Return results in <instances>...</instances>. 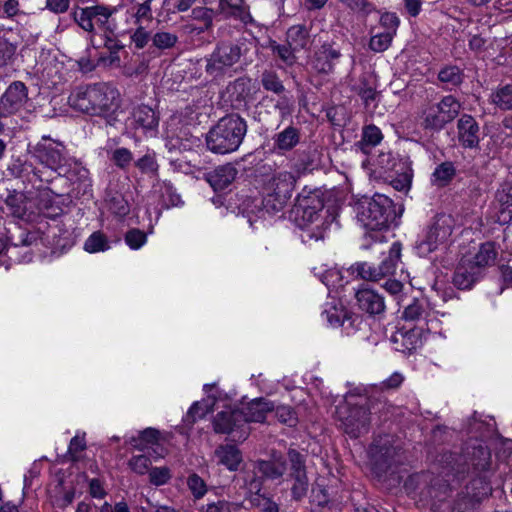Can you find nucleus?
I'll use <instances>...</instances> for the list:
<instances>
[{"instance_id": "nucleus-23", "label": "nucleus", "mask_w": 512, "mask_h": 512, "mask_svg": "<svg viewBox=\"0 0 512 512\" xmlns=\"http://www.w3.org/2000/svg\"><path fill=\"white\" fill-rule=\"evenodd\" d=\"M32 197V190L26 191L25 193H13L7 196L5 203L13 216L25 219L31 214H34L30 199Z\"/></svg>"}, {"instance_id": "nucleus-41", "label": "nucleus", "mask_w": 512, "mask_h": 512, "mask_svg": "<svg viewBox=\"0 0 512 512\" xmlns=\"http://www.w3.org/2000/svg\"><path fill=\"white\" fill-rule=\"evenodd\" d=\"M84 249L89 253H96L109 249L106 236L101 232H94L85 241Z\"/></svg>"}, {"instance_id": "nucleus-60", "label": "nucleus", "mask_w": 512, "mask_h": 512, "mask_svg": "<svg viewBox=\"0 0 512 512\" xmlns=\"http://www.w3.org/2000/svg\"><path fill=\"white\" fill-rule=\"evenodd\" d=\"M227 90L232 95L236 94V100L241 101L245 99V96L248 94L247 81L244 79H237L227 87Z\"/></svg>"}, {"instance_id": "nucleus-22", "label": "nucleus", "mask_w": 512, "mask_h": 512, "mask_svg": "<svg viewBox=\"0 0 512 512\" xmlns=\"http://www.w3.org/2000/svg\"><path fill=\"white\" fill-rule=\"evenodd\" d=\"M273 409L274 405L270 401L261 398L242 406L239 412H241V418L245 420L246 425L249 426L251 422H264L267 413L272 412Z\"/></svg>"}, {"instance_id": "nucleus-20", "label": "nucleus", "mask_w": 512, "mask_h": 512, "mask_svg": "<svg viewBox=\"0 0 512 512\" xmlns=\"http://www.w3.org/2000/svg\"><path fill=\"white\" fill-rule=\"evenodd\" d=\"M255 468L264 479L277 480L286 472L287 463L282 454L273 452L270 459L255 461Z\"/></svg>"}, {"instance_id": "nucleus-11", "label": "nucleus", "mask_w": 512, "mask_h": 512, "mask_svg": "<svg viewBox=\"0 0 512 512\" xmlns=\"http://www.w3.org/2000/svg\"><path fill=\"white\" fill-rule=\"evenodd\" d=\"M455 225L454 218L451 215H437L422 240H420L416 249L418 253L425 256L437 249L440 244L445 243L451 236Z\"/></svg>"}, {"instance_id": "nucleus-48", "label": "nucleus", "mask_w": 512, "mask_h": 512, "mask_svg": "<svg viewBox=\"0 0 512 512\" xmlns=\"http://www.w3.org/2000/svg\"><path fill=\"white\" fill-rule=\"evenodd\" d=\"M109 210L119 216L124 217L130 212L128 201L120 194L112 196L108 201Z\"/></svg>"}, {"instance_id": "nucleus-21", "label": "nucleus", "mask_w": 512, "mask_h": 512, "mask_svg": "<svg viewBox=\"0 0 512 512\" xmlns=\"http://www.w3.org/2000/svg\"><path fill=\"white\" fill-rule=\"evenodd\" d=\"M458 139L460 144L465 148L478 147L479 125L470 115H463L457 123Z\"/></svg>"}, {"instance_id": "nucleus-12", "label": "nucleus", "mask_w": 512, "mask_h": 512, "mask_svg": "<svg viewBox=\"0 0 512 512\" xmlns=\"http://www.w3.org/2000/svg\"><path fill=\"white\" fill-rule=\"evenodd\" d=\"M241 417L239 409L218 412L213 420L214 431L230 435L233 441H244L250 434V428Z\"/></svg>"}, {"instance_id": "nucleus-32", "label": "nucleus", "mask_w": 512, "mask_h": 512, "mask_svg": "<svg viewBox=\"0 0 512 512\" xmlns=\"http://www.w3.org/2000/svg\"><path fill=\"white\" fill-rule=\"evenodd\" d=\"M511 187L506 185L496 194L498 221L501 224H509L512 221Z\"/></svg>"}, {"instance_id": "nucleus-27", "label": "nucleus", "mask_w": 512, "mask_h": 512, "mask_svg": "<svg viewBox=\"0 0 512 512\" xmlns=\"http://www.w3.org/2000/svg\"><path fill=\"white\" fill-rule=\"evenodd\" d=\"M482 276L463 257L459 262L453 277V283L459 289H469Z\"/></svg>"}, {"instance_id": "nucleus-3", "label": "nucleus", "mask_w": 512, "mask_h": 512, "mask_svg": "<svg viewBox=\"0 0 512 512\" xmlns=\"http://www.w3.org/2000/svg\"><path fill=\"white\" fill-rule=\"evenodd\" d=\"M247 133V123L238 114H229L217 122L206 136L207 148L216 154L236 151Z\"/></svg>"}, {"instance_id": "nucleus-62", "label": "nucleus", "mask_w": 512, "mask_h": 512, "mask_svg": "<svg viewBox=\"0 0 512 512\" xmlns=\"http://www.w3.org/2000/svg\"><path fill=\"white\" fill-rule=\"evenodd\" d=\"M86 442L84 436H74L69 444L68 452L71 455L72 460H77L78 453L85 450Z\"/></svg>"}, {"instance_id": "nucleus-15", "label": "nucleus", "mask_w": 512, "mask_h": 512, "mask_svg": "<svg viewBox=\"0 0 512 512\" xmlns=\"http://www.w3.org/2000/svg\"><path fill=\"white\" fill-rule=\"evenodd\" d=\"M28 100L27 87L21 81L12 82L0 98L4 116L19 112Z\"/></svg>"}, {"instance_id": "nucleus-54", "label": "nucleus", "mask_w": 512, "mask_h": 512, "mask_svg": "<svg viewBox=\"0 0 512 512\" xmlns=\"http://www.w3.org/2000/svg\"><path fill=\"white\" fill-rule=\"evenodd\" d=\"M277 419L290 427L297 424V416L294 410L289 406H278L275 411Z\"/></svg>"}, {"instance_id": "nucleus-7", "label": "nucleus", "mask_w": 512, "mask_h": 512, "mask_svg": "<svg viewBox=\"0 0 512 512\" xmlns=\"http://www.w3.org/2000/svg\"><path fill=\"white\" fill-rule=\"evenodd\" d=\"M256 47L257 39L253 36H242L235 41H220L205 59V71L213 77L220 76L241 58H246Z\"/></svg>"}, {"instance_id": "nucleus-50", "label": "nucleus", "mask_w": 512, "mask_h": 512, "mask_svg": "<svg viewBox=\"0 0 512 512\" xmlns=\"http://www.w3.org/2000/svg\"><path fill=\"white\" fill-rule=\"evenodd\" d=\"M493 102L502 109H509L512 101V88L505 85L496 90L491 96Z\"/></svg>"}, {"instance_id": "nucleus-57", "label": "nucleus", "mask_w": 512, "mask_h": 512, "mask_svg": "<svg viewBox=\"0 0 512 512\" xmlns=\"http://www.w3.org/2000/svg\"><path fill=\"white\" fill-rule=\"evenodd\" d=\"M151 465L150 458L146 455L133 456L129 460L130 468L137 474L143 475L149 471Z\"/></svg>"}, {"instance_id": "nucleus-29", "label": "nucleus", "mask_w": 512, "mask_h": 512, "mask_svg": "<svg viewBox=\"0 0 512 512\" xmlns=\"http://www.w3.org/2000/svg\"><path fill=\"white\" fill-rule=\"evenodd\" d=\"M132 124L136 129L154 130L158 126V118L154 110L146 105H140L133 109Z\"/></svg>"}, {"instance_id": "nucleus-31", "label": "nucleus", "mask_w": 512, "mask_h": 512, "mask_svg": "<svg viewBox=\"0 0 512 512\" xmlns=\"http://www.w3.org/2000/svg\"><path fill=\"white\" fill-rule=\"evenodd\" d=\"M286 38L294 50L306 49L310 43V30L304 24L293 25L287 30Z\"/></svg>"}, {"instance_id": "nucleus-44", "label": "nucleus", "mask_w": 512, "mask_h": 512, "mask_svg": "<svg viewBox=\"0 0 512 512\" xmlns=\"http://www.w3.org/2000/svg\"><path fill=\"white\" fill-rule=\"evenodd\" d=\"M178 36L175 33L159 31L152 37V44L160 50L170 49L175 46Z\"/></svg>"}, {"instance_id": "nucleus-58", "label": "nucleus", "mask_w": 512, "mask_h": 512, "mask_svg": "<svg viewBox=\"0 0 512 512\" xmlns=\"http://www.w3.org/2000/svg\"><path fill=\"white\" fill-rule=\"evenodd\" d=\"M111 159L116 166L124 169L131 163L133 156L131 151L127 148H118L113 152Z\"/></svg>"}, {"instance_id": "nucleus-8", "label": "nucleus", "mask_w": 512, "mask_h": 512, "mask_svg": "<svg viewBox=\"0 0 512 512\" xmlns=\"http://www.w3.org/2000/svg\"><path fill=\"white\" fill-rule=\"evenodd\" d=\"M295 183L296 178L291 172L274 174L264 186L263 209L270 214L281 211L291 198Z\"/></svg>"}, {"instance_id": "nucleus-35", "label": "nucleus", "mask_w": 512, "mask_h": 512, "mask_svg": "<svg viewBox=\"0 0 512 512\" xmlns=\"http://www.w3.org/2000/svg\"><path fill=\"white\" fill-rule=\"evenodd\" d=\"M491 491L488 482L483 477H476L466 486V497L470 502H479Z\"/></svg>"}, {"instance_id": "nucleus-52", "label": "nucleus", "mask_w": 512, "mask_h": 512, "mask_svg": "<svg viewBox=\"0 0 512 512\" xmlns=\"http://www.w3.org/2000/svg\"><path fill=\"white\" fill-rule=\"evenodd\" d=\"M142 173L148 175H156L158 171V164L155 157L151 154H146L135 163Z\"/></svg>"}, {"instance_id": "nucleus-13", "label": "nucleus", "mask_w": 512, "mask_h": 512, "mask_svg": "<svg viewBox=\"0 0 512 512\" xmlns=\"http://www.w3.org/2000/svg\"><path fill=\"white\" fill-rule=\"evenodd\" d=\"M64 146L46 136L33 147L29 148V152L41 164L57 171L65 164Z\"/></svg>"}, {"instance_id": "nucleus-61", "label": "nucleus", "mask_w": 512, "mask_h": 512, "mask_svg": "<svg viewBox=\"0 0 512 512\" xmlns=\"http://www.w3.org/2000/svg\"><path fill=\"white\" fill-rule=\"evenodd\" d=\"M226 4L230 8V10H231L230 12L226 11L225 6H224L225 4L223 3V0H221L220 8L224 13H226L227 16H232V17L237 18L245 23L248 21V19L251 18L249 13L244 8L239 7V6H230L228 3H226Z\"/></svg>"}, {"instance_id": "nucleus-36", "label": "nucleus", "mask_w": 512, "mask_h": 512, "mask_svg": "<svg viewBox=\"0 0 512 512\" xmlns=\"http://www.w3.org/2000/svg\"><path fill=\"white\" fill-rule=\"evenodd\" d=\"M261 84L267 91L275 94H282L285 87L276 72L272 70H265L261 75Z\"/></svg>"}, {"instance_id": "nucleus-47", "label": "nucleus", "mask_w": 512, "mask_h": 512, "mask_svg": "<svg viewBox=\"0 0 512 512\" xmlns=\"http://www.w3.org/2000/svg\"><path fill=\"white\" fill-rule=\"evenodd\" d=\"M211 411L210 406L204 402H195L188 410L184 421L187 424H194L198 419H202Z\"/></svg>"}, {"instance_id": "nucleus-45", "label": "nucleus", "mask_w": 512, "mask_h": 512, "mask_svg": "<svg viewBox=\"0 0 512 512\" xmlns=\"http://www.w3.org/2000/svg\"><path fill=\"white\" fill-rule=\"evenodd\" d=\"M187 486L195 499H201L207 493L205 481L196 473H192L187 478Z\"/></svg>"}, {"instance_id": "nucleus-9", "label": "nucleus", "mask_w": 512, "mask_h": 512, "mask_svg": "<svg viewBox=\"0 0 512 512\" xmlns=\"http://www.w3.org/2000/svg\"><path fill=\"white\" fill-rule=\"evenodd\" d=\"M460 110L461 104L455 97L445 96L440 102L429 104L422 110V125L425 129L441 130L458 116Z\"/></svg>"}, {"instance_id": "nucleus-6", "label": "nucleus", "mask_w": 512, "mask_h": 512, "mask_svg": "<svg viewBox=\"0 0 512 512\" xmlns=\"http://www.w3.org/2000/svg\"><path fill=\"white\" fill-rule=\"evenodd\" d=\"M384 405L374 398H367L356 403L347 401L337 407V421L346 434L351 438H358L369 432L370 415L380 412L379 406Z\"/></svg>"}, {"instance_id": "nucleus-42", "label": "nucleus", "mask_w": 512, "mask_h": 512, "mask_svg": "<svg viewBox=\"0 0 512 512\" xmlns=\"http://www.w3.org/2000/svg\"><path fill=\"white\" fill-rule=\"evenodd\" d=\"M426 314V305L422 300L414 299L407 305L402 313V318L406 321H418Z\"/></svg>"}, {"instance_id": "nucleus-51", "label": "nucleus", "mask_w": 512, "mask_h": 512, "mask_svg": "<svg viewBox=\"0 0 512 512\" xmlns=\"http://www.w3.org/2000/svg\"><path fill=\"white\" fill-rule=\"evenodd\" d=\"M158 438V430L153 428H147L140 433L139 439H133L131 443L136 449L144 450L145 445H143L142 442H145L147 444H153L158 441Z\"/></svg>"}, {"instance_id": "nucleus-63", "label": "nucleus", "mask_w": 512, "mask_h": 512, "mask_svg": "<svg viewBox=\"0 0 512 512\" xmlns=\"http://www.w3.org/2000/svg\"><path fill=\"white\" fill-rule=\"evenodd\" d=\"M346 4L354 11L369 14L374 10V6L367 0H347Z\"/></svg>"}, {"instance_id": "nucleus-19", "label": "nucleus", "mask_w": 512, "mask_h": 512, "mask_svg": "<svg viewBox=\"0 0 512 512\" xmlns=\"http://www.w3.org/2000/svg\"><path fill=\"white\" fill-rule=\"evenodd\" d=\"M340 57L341 53L338 49H335L329 43H324L319 50L315 52L311 65L313 70L318 74L328 75L334 71L335 62Z\"/></svg>"}, {"instance_id": "nucleus-43", "label": "nucleus", "mask_w": 512, "mask_h": 512, "mask_svg": "<svg viewBox=\"0 0 512 512\" xmlns=\"http://www.w3.org/2000/svg\"><path fill=\"white\" fill-rule=\"evenodd\" d=\"M271 49L273 54H275L283 63L287 66H292L296 62L294 48L291 47L288 43L286 45L273 43L271 45Z\"/></svg>"}, {"instance_id": "nucleus-40", "label": "nucleus", "mask_w": 512, "mask_h": 512, "mask_svg": "<svg viewBox=\"0 0 512 512\" xmlns=\"http://www.w3.org/2000/svg\"><path fill=\"white\" fill-rule=\"evenodd\" d=\"M202 512H243L241 503L218 500L202 507Z\"/></svg>"}, {"instance_id": "nucleus-4", "label": "nucleus", "mask_w": 512, "mask_h": 512, "mask_svg": "<svg viewBox=\"0 0 512 512\" xmlns=\"http://www.w3.org/2000/svg\"><path fill=\"white\" fill-rule=\"evenodd\" d=\"M119 96L116 88L99 83L78 90L69 97V103L74 109L83 113L104 115L118 108Z\"/></svg>"}, {"instance_id": "nucleus-55", "label": "nucleus", "mask_w": 512, "mask_h": 512, "mask_svg": "<svg viewBox=\"0 0 512 512\" xmlns=\"http://www.w3.org/2000/svg\"><path fill=\"white\" fill-rule=\"evenodd\" d=\"M170 478V470L167 467H156L149 471V480L155 486L166 484Z\"/></svg>"}, {"instance_id": "nucleus-26", "label": "nucleus", "mask_w": 512, "mask_h": 512, "mask_svg": "<svg viewBox=\"0 0 512 512\" xmlns=\"http://www.w3.org/2000/svg\"><path fill=\"white\" fill-rule=\"evenodd\" d=\"M237 173L232 164L221 165L208 173L207 181L214 190H223L235 180Z\"/></svg>"}, {"instance_id": "nucleus-28", "label": "nucleus", "mask_w": 512, "mask_h": 512, "mask_svg": "<svg viewBox=\"0 0 512 512\" xmlns=\"http://www.w3.org/2000/svg\"><path fill=\"white\" fill-rule=\"evenodd\" d=\"M214 456L218 464L225 466L230 471L237 470L242 462L241 451L230 444L218 446L214 451Z\"/></svg>"}, {"instance_id": "nucleus-25", "label": "nucleus", "mask_w": 512, "mask_h": 512, "mask_svg": "<svg viewBox=\"0 0 512 512\" xmlns=\"http://www.w3.org/2000/svg\"><path fill=\"white\" fill-rule=\"evenodd\" d=\"M497 257V252L492 243H484L480 246L479 250L473 256H464L465 260L470 262L471 266L481 275L487 267L494 264Z\"/></svg>"}, {"instance_id": "nucleus-38", "label": "nucleus", "mask_w": 512, "mask_h": 512, "mask_svg": "<svg viewBox=\"0 0 512 512\" xmlns=\"http://www.w3.org/2000/svg\"><path fill=\"white\" fill-rule=\"evenodd\" d=\"M247 499L252 507L258 508L261 512H279L278 504L261 493L248 495Z\"/></svg>"}, {"instance_id": "nucleus-14", "label": "nucleus", "mask_w": 512, "mask_h": 512, "mask_svg": "<svg viewBox=\"0 0 512 512\" xmlns=\"http://www.w3.org/2000/svg\"><path fill=\"white\" fill-rule=\"evenodd\" d=\"M215 11L206 6H196L192 8L190 21L182 26L185 34L195 37L201 34L211 32L214 27Z\"/></svg>"}, {"instance_id": "nucleus-10", "label": "nucleus", "mask_w": 512, "mask_h": 512, "mask_svg": "<svg viewBox=\"0 0 512 512\" xmlns=\"http://www.w3.org/2000/svg\"><path fill=\"white\" fill-rule=\"evenodd\" d=\"M402 245L400 242H394L388 252V255L378 266L367 262L356 263L351 266L352 273L367 281H379L382 278L393 275L396 271L401 258Z\"/></svg>"}, {"instance_id": "nucleus-46", "label": "nucleus", "mask_w": 512, "mask_h": 512, "mask_svg": "<svg viewBox=\"0 0 512 512\" xmlns=\"http://www.w3.org/2000/svg\"><path fill=\"white\" fill-rule=\"evenodd\" d=\"M394 33L392 31H385L374 35L370 39L369 47L374 52H383L387 50L392 42Z\"/></svg>"}, {"instance_id": "nucleus-53", "label": "nucleus", "mask_w": 512, "mask_h": 512, "mask_svg": "<svg viewBox=\"0 0 512 512\" xmlns=\"http://www.w3.org/2000/svg\"><path fill=\"white\" fill-rule=\"evenodd\" d=\"M17 46L0 37V66L7 65L15 55Z\"/></svg>"}, {"instance_id": "nucleus-5", "label": "nucleus", "mask_w": 512, "mask_h": 512, "mask_svg": "<svg viewBox=\"0 0 512 512\" xmlns=\"http://www.w3.org/2000/svg\"><path fill=\"white\" fill-rule=\"evenodd\" d=\"M354 211L358 222L371 231L387 229L396 218L393 201L379 193L359 199L355 203Z\"/></svg>"}, {"instance_id": "nucleus-37", "label": "nucleus", "mask_w": 512, "mask_h": 512, "mask_svg": "<svg viewBox=\"0 0 512 512\" xmlns=\"http://www.w3.org/2000/svg\"><path fill=\"white\" fill-rule=\"evenodd\" d=\"M455 175V168L451 162H443L438 165L432 174L433 182L438 186L448 184Z\"/></svg>"}, {"instance_id": "nucleus-33", "label": "nucleus", "mask_w": 512, "mask_h": 512, "mask_svg": "<svg viewBox=\"0 0 512 512\" xmlns=\"http://www.w3.org/2000/svg\"><path fill=\"white\" fill-rule=\"evenodd\" d=\"M258 470L255 468V462L252 464V468H245L240 478L242 480V487L247 490V495L260 493L263 486V477L258 475Z\"/></svg>"}, {"instance_id": "nucleus-39", "label": "nucleus", "mask_w": 512, "mask_h": 512, "mask_svg": "<svg viewBox=\"0 0 512 512\" xmlns=\"http://www.w3.org/2000/svg\"><path fill=\"white\" fill-rule=\"evenodd\" d=\"M439 80L450 87H456L461 84L463 74L456 66H449L443 68L438 74Z\"/></svg>"}, {"instance_id": "nucleus-1", "label": "nucleus", "mask_w": 512, "mask_h": 512, "mask_svg": "<svg viewBox=\"0 0 512 512\" xmlns=\"http://www.w3.org/2000/svg\"><path fill=\"white\" fill-rule=\"evenodd\" d=\"M292 213L296 225L303 231L304 241L324 239L335 219L328 210H324L323 201L314 193L300 195Z\"/></svg>"}, {"instance_id": "nucleus-34", "label": "nucleus", "mask_w": 512, "mask_h": 512, "mask_svg": "<svg viewBox=\"0 0 512 512\" xmlns=\"http://www.w3.org/2000/svg\"><path fill=\"white\" fill-rule=\"evenodd\" d=\"M383 139L381 130L375 125L365 126L362 130V137L359 142L355 144L363 153H369L372 147L378 145Z\"/></svg>"}, {"instance_id": "nucleus-64", "label": "nucleus", "mask_w": 512, "mask_h": 512, "mask_svg": "<svg viewBox=\"0 0 512 512\" xmlns=\"http://www.w3.org/2000/svg\"><path fill=\"white\" fill-rule=\"evenodd\" d=\"M99 512H131L130 508L124 500L116 502L114 505L104 502L99 508Z\"/></svg>"}, {"instance_id": "nucleus-2", "label": "nucleus", "mask_w": 512, "mask_h": 512, "mask_svg": "<svg viewBox=\"0 0 512 512\" xmlns=\"http://www.w3.org/2000/svg\"><path fill=\"white\" fill-rule=\"evenodd\" d=\"M490 460L491 454L488 448L475 441L466 445L463 455L453 453L443 455L442 462L445 466L442 474L446 478L445 481L452 487L455 481L458 482L469 471L470 465L474 470L484 471L489 468Z\"/></svg>"}, {"instance_id": "nucleus-24", "label": "nucleus", "mask_w": 512, "mask_h": 512, "mask_svg": "<svg viewBox=\"0 0 512 512\" xmlns=\"http://www.w3.org/2000/svg\"><path fill=\"white\" fill-rule=\"evenodd\" d=\"M356 299L361 310L370 315H379L385 310L384 298L371 289H361L356 293Z\"/></svg>"}, {"instance_id": "nucleus-30", "label": "nucleus", "mask_w": 512, "mask_h": 512, "mask_svg": "<svg viewBox=\"0 0 512 512\" xmlns=\"http://www.w3.org/2000/svg\"><path fill=\"white\" fill-rule=\"evenodd\" d=\"M300 141V131L294 126H288L273 137L274 148L280 151L293 149Z\"/></svg>"}, {"instance_id": "nucleus-18", "label": "nucleus", "mask_w": 512, "mask_h": 512, "mask_svg": "<svg viewBox=\"0 0 512 512\" xmlns=\"http://www.w3.org/2000/svg\"><path fill=\"white\" fill-rule=\"evenodd\" d=\"M369 453L374 467L381 472L386 471L392 465L397 455L396 449L391 445L389 436L375 439Z\"/></svg>"}, {"instance_id": "nucleus-17", "label": "nucleus", "mask_w": 512, "mask_h": 512, "mask_svg": "<svg viewBox=\"0 0 512 512\" xmlns=\"http://www.w3.org/2000/svg\"><path fill=\"white\" fill-rule=\"evenodd\" d=\"M31 205L34 213H42L47 218L55 219L63 214L62 207L55 202L54 193L48 187L38 186L32 191Z\"/></svg>"}, {"instance_id": "nucleus-16", "label": "nucleus", "mask_w": 512, "mask_h": 512, "mask_svg": "<svg viewBox=\"0 0 512 512\" xmlns=\"http://www.w3.org/2000/svg\"><path fill=\"white\" fill-rule=\"evenodd\" d=\"M288 457L291 464L290 476L294 480V484L291 488L292 495L294 499L299 500L306 495L308 489L304 458L295 449H289Z\"/></svg>"}, {"instance_id": "nucleus-56", "label": "nucleus", "mask_w": 512, "mask_h": 512, "mask_svg": "<svg viewBox=\"0 0 512 512\" xmlns=\"http://www.w3.org/2000/svg\"><path fill=\"white\" fill-rule=\"evenodd\" d=\"M91 11L90 7H86L75 13V20L85 31H92L94 29V17Z\"/></svg>"}, {"instance_id": "nucleus-49", "label": "nucleus", "mask_w": 512, "mask_h": 512, "mask_svg": "<svg viewBox=\"0 0 512 512\" xmlns=\"http://www.w3.org/2000/svg\"><path fill=\"white\" fill-rule=\"evenodd\" d=\"M126 244L133 250H138L147 242V235L140 229L133 228L125 234Z\"/></svg>"}, {"instance_id": "nucleus-59", "label": "nucleus", "mask_w": 512, "mask_h": 512, "mask_svg": "<svg viewBox=\"0 0 512 512\" xmlns=\"http://www.w3.org/2000/svg\"><path fill=\"white\" fill-rule=\"evenodd\" d=\"M90 9L92 10L91 13L94 17V24L99 26L105 25L112 15V12L103 6H92Z\"/></svg>"}]
</instances>
